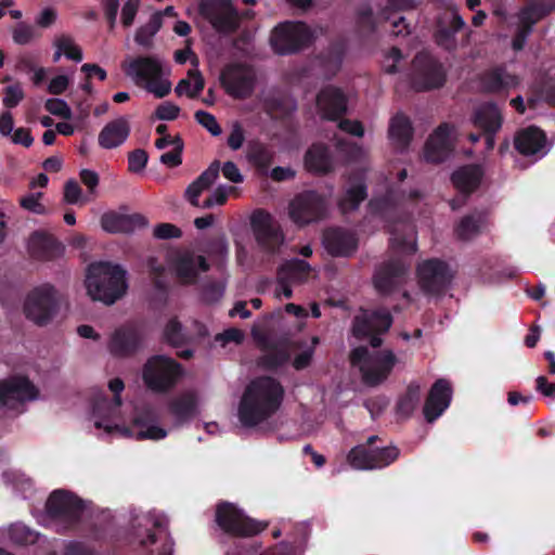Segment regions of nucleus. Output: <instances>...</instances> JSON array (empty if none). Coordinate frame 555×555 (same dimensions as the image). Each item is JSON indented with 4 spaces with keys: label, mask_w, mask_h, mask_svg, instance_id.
Returning a JSON list of instances; mask_svg holds the SVG:
<instances>
[{
    "label": "nucleus",
    "mask_w": 555,
    "mask_h": 555,
    "mask_svg": "<svg viewBox=\"0 0 555 555\" xmlns=\"http://www.w3.org/2000/svg\"><path fill=\"white\" fill-rule=\"evenodd\" d=\"M285 396L283 385L274 377L258 376L245 388L237 409L241 424L253 428L272 417L281 408Z\"/></svg>",
    "instance_id": "nucleus-1"
},
{
    "label": "nucleus",
    "mask_w": 555,
    "mask_h": 555,
    "mask_svg": "<svg viewBox=\"0 0 555 555\" xmlns=\"http://www.w3.org/2000/svg\"><path fill=\"white\" fill-rule=\"evenodd\" d=\"M126 274L120 264L103 261L91 263L85 282L88 295L94 301L114 304L127 292Z\"/></svg>",
    "instance_id": "nucleus-2"
},
{
    "label": "nucleus",
    "mask_w": 555,
    "mask_h": 555,
    "mask_svg": "<svg viewBox=\"0 0 555 555\" xmlns=\"http://www.w3.org/2000/svg\"><path fill=\"white\" fill-rule=\"evenodd\" d=\"M352 366H359L362 382L369 387L383 384L391 374L398 362L396 354L389 349L370 353L366 346H358L350 351Z\"/></svg>",
    "instance_id": "nucleus-3"
},
{
    "label": "nucleus",
    "mask_w": 555,
    "mask_h": 555,
    "mask_svg": "<svg viewBox=\"0 0 555 555\" xmlns=\"http://www.w3.org/2000/svg\"><path fill=\"white\" fill-rule=\"evenodd\" d=\"M122 69L135 86L144 88L156 98L163 99L170 93L171 82L164 79V68L158 56L139 55L122 65Z\"/></svg>",
    "instance_id": "nucleus-4"
},
{
    "label": "nucleus",
    "mask_w": 555,
    "mask_h": 555,
    "mask_svg": "<svg viewBox=\"0 0 555 555\" xmlns=\"http://www.w3.org/2000/svg\"><path fill=\"white\" fill-rule=\"evenodd\" d=\"M62 298L50 283L30 289L23 302L25 318L35 325L43 327L50 324L61 310Z\"/></svg>",
    "instance_id": "nucleus-5"
},
{
    "label": "nucleus",
    "mask_w": 555,
    "mask_h": 555,
    "mask_svg": "<svg viewBox=\"0 0 555 555\" xmlns=\"http://www.w3.org/2000/svg\"><path fill=\"white\" fill-rule=\"evenodd\" d=\"M393 323V318L386 307L360 308L351 322V334L358 340L367 339L370 346L378 348L383 345L382 335L386 334Z\"/></svg>",
    "instance_id": "nucleus-6"
},
{
    "label": "nucleus",
    "mask_w": 555,
    "mask_h": 555,
    "mask_svg": "<svg viewBox=\"0 0 555 555\" xmlns=\"http://www.w3.org/2000/svg\"><path fill=\"white\" fill-rule=\"evenodd\" d=\"M215 521L223 533L233 538L254 537L268 527V522L247 516L243 509L227 501L217 504Z\"/></svg>",
    "instance_id": "nucleus-7"
},
{
    "label": "nucleus",
    "mask_w": 555,
    "mask_h": 555,
    "mask_svg": "<svg viewBox=\"0 0 555 555\" xmlns=\"http://www.w3.org/2000/svg\"><path fill=\"white\" fill-rule=\"evenodd\" d=\"M182 374L183 370L179 362L172 358L156 354L149 358L143 365L142 379L151 391L165 393L177 385Z\"/></svg>",
    "instance_id": "nucleus-8"
},
{
    "label": "nucleus",
    "mask_w": 555,
    "mask_h": 555,
    "mask_svg": "<svg viewBox=\"0 0 555 555\" xmlns=\"http://www.w3.org/2000/svg\"><path fill=\"white\" fill-rule=\"evenodd\" d=\"M377 440L379 437L373 435L366 439L365 443L353 447L347 454L350 466L359 470H374L388 467L396 462L400 450L396 446L374 447Z\"/></svg>",
    "instance_id": "nucleus-9"
},
{
    "label": "nucleus",
    "mask_w": 555,
    "mask_h": 555,
    "mask_svg": "<svg viewBox=\"0 0 555 555\" xmlns=\"http://www.w3.org/2000/svg\"><path fill=\"white\" fill-rule=\"evenodd\" d=\"M312 39V33L306 23L286 21L273 28L270 44L276 54L288 55L308 48Z\"/></svg>",
    "instance_id": "nucleus-10"
},
{
    "label": "nucleus",
    "mask_w": 555,
    "mask_h": 555,
    "mask_svg": "<svg viewBox=\"0 0 555 555\" xmlns=\"http://www.w3.org/2000/svg\"><path fill=\"white\" fill-rule=\"evenodd\" d=\"M250 228L259 249L274 256L285 243L281 223L267 210L256 209L250 216Z\"/></svg>",
    "instance_id": "nucleus-11"
},
{
    "label": "nucleus",
    "mask_w": 555,
    "mask_h": 555,
    "mask_svg": "<svg viewBox=\"0 0 555 555\" xmlns=\"http://www.w3.org/2000/svg\"><path fill=\"white\" fill-rule=\"evenodd\" d=\"M198 13L220 36H230L240 29V11L231 0H201Z\"/></svg>",
    "instance_id": "nucleus-12"
},
{
    "label": "nucleus",
    "mask_w": 555,
    "mask_h": 555,
    "mask_svg": "<svg viewBox=\"0 0 555 555\" xmlns=\"http://www.w3.org/2000/svg\"><path fill=\"white\" fill-rule=\"evenodd\" d=\"M83 511V501L75 493L64 489L52 491L46 502L47 515L51 519L62 522L68 529L80 522Z\"/></svg>",
    "instance_id": "nucleus-13"
},
{
    "label": "nucleus",
    "mask_w": 555,
    "mask_h": 555,
    "mask_svg": "<svg viewBox=\"0 0 555 555\" xmlns=\"http://www.w3.org/2000/svg\"><path fill=\"white\" fill-rule=\"evenodd\" d=\"M412 85L417 91L441 88L447 79L443 65L427 52H418L412 62Z\"/></svg>",
    "instance_id": "nucleus-14"
},
{
    "label": "nucleus",
    "mask_w": 555,
    "mask_h": 555,
    "mask_svg": "<svg viewBox=\"0 0 555 555\" xmlns=\"http://www.w3.org/2000/svg\"><path fill=\"white\" fill-rule=\"evenodd\" d=\"M416 273L420 287L427 295L439 296L444 294L453 279L449 264L438 258H430L421 262L417 266Z\"/></svg>",
    "instance_id": "nucleus-15"
},
{
    "label": "nucleus",
    "mask_w": 555,
    "mask_h": 555,
    "mask_svg": "<svg viewBox=\"0 0 555 555\" xmlns=\"http://www.w3.org/2000/svg\"><path fill=\"white\" fill-rule=\"evenodd\" d=\"M326 211L325 197L314 190L297 194L289 204V216L295 223L300 225L323 219Z\"/></svg>",
    "instance_id": "nucleus-16"
},
{
    "label": "nucleus",
    "mask_w": 555,
    "mask_h": 555,
    "mask_svg": "<svg viewBox=\"0 0 555 555\" xmlns=\"http://www.w3.org/2000/svg\"><path fill=\"white\" fill-rule=\"evenodd\" d=\"M553 11H555V0H537L521 8L518 14L519 25L512 40L513 50H522L533 26Z\"/></svg>",
    "instance_id": "nucleus-17"
},
{
    "label": "nucleus",
    "mask_w": 555,
    "mask_h": 555,
    "mask_svg": "<svg viewBox=\"0 0 555 555\" xmlns=\"http://www.w3.org/2000/svg\"><path fill=\"white\" fill-rule=\"evenodd\" d=\"M169 266L181 285H195L201 273L210 269L206 257L196 255L191 249L176 251L170 257Z\"/></svg>",
    "instance_id": "nucleus-18"
},
{
    "label": "nucleus",
    "mask_w": 555,
    "mask_h": 555,
    "mask_svg": "<svg viewBox=\"0 0 555 555\" xmlns=\"http://www.w3.org/2000/svg\"><path fill=\"white\" fill-rule=\"evenodd\" d=\"M409 264L401 258L395 257L379 263L374 271L372 282L380 295H390L405 281Z\"/></svg>",
    "instance_id": "nucleus-19"
},
{
    "label": "nucleus",
    "mask_w": 555,
    "mask_h": 555,
    "mask_svg": "<svg viewBox=\"0 0 555 555\" xmlns=\"http://www.w3.org/2000/svg\"><path fill=\"white\" fill-rule=\"evenodd\" d=\"M220 82L230 96L245 100L254 92L256 77L250 68L241 64H231L221 72Z\"/></svg>",
    "instance_id": "nucleus-20"
},
{
    "label": "nucleus",
    "mask_w": 555,
    "mask_h": 555,
    "mask_svg": "<svg viewBox=\"0 0 555 555\" xmlns=\"http://www.w3.org/2000/svg\"><path fill=\"white\" fill-rule=\"evenodd\" d=\"M466 26L456 8H448L435 22L434 39L437 46L452 52L457 48L456 34Z\"/></svg>",
    "instance_id": "nucleus-21"
},
{
    "label": "nucleus",
    "mask_w": 555,
    "mask_h": 555,
    "mask_svg": "<svg viewBox=\"0 0 555 555\" xmlns=\"http://www.w3.org/2000/svg\"><path fill=\"white\" fill-rule=\"evenodd\" d=\"M38 396L35 385L26 376L15 375L0 380V409L14 408Z\"/></svg>",
    "instance_id": "nucleus-22"
},
{
    "label": "nucleus",
    "mask_w": 555,
    "mask_h": 555,
    "mask_svg": "<svg viewBox=\"0 0 555 555\" xmlns=\"http://www.w3.org/2000/svg\"><path fill=\"white\" fill-rule=\"evenodd\" d=\"M122 404L121 397L109 399L107 396H101L93 401L92 413L96 418L94 426L104 429L106 433L124 431L129 434V428H122L113 421L119 416V410Z\"/></svg>",
    "instance_id": "nucleus-23"
},
{
    "label": "nucleus",
    "mask_w": 555,
    "mask_h": 555,
    "mask_svg": "<svg viewBox=\"0 0 555 555\" xmlns=\"http://www.w3.org/2000/svg\"><path fill=\"white\" fill-rule=\"evenodd\" d=\"M143 335L133 325H122L114 331L108 343L109 352L117 358H127L139 351Z\"/></svg>",
    "instance_id": "nucleus-24"
},
{
    "label": "nucleus",
    "mask_w": 555,
    "mask_h": 555,
    "mask_svg": "<svg viewBox=\"0 0 555 555\" xmlns=\"http://www.w3.org/2000/svg\"><path fill=\"white\" fill-rule=\"evenodd\" d=\"M478 80L481 91L490 94L508 93L519 83L517 76L511 74L503 65L483 70Z\"/></svg>",
    "instance_id": "nucleus-25"
},
{
    "label": "nucleus",
    "mask_w": 555,
    "mask_h": 555,
    "mask_svg": "<svg viewBox=\"0 0 555 555\" xmlns=\"http://www.w3.org/2000/svg\"><path fill=\"white\" fill-rule=\"evenodd\" d=\"M452 399V387L447 379H437L425 400L423 414L428 423L435 422L449 408Z\"/></svg>",
    "instance_id": "nucleus-26"
},
{
    "label": "nucleus",
    "mask_w": 555,
    "mask_h": 555,
    "mask_svg": "<svg viewBox=\"0 0 555 555\" xmlns=\"http://www.w3.org/2000/svg\"><path fill=\"white\" fill-rule=\"evenodd\" d=\"M357 235L343 228H328L323 232V245L333 257H350L358 249Z\"/></svg>",
    "instance_id": "nucleus-27"
},
{
    "label": "nucleus",
    "mask_w": 555,
    "mask_h": 555,
    "mask_svg": "<svg viewBox=\"0 0 555 555\" xmlns=\"http://www.w3.org/2000/svg\"><path fill=\"white\" fill-rule=\"evenodd\" d=\"M317 104L323 118L336 121L347 113L348 99L341 89L326 86L319 92Z\"/></svg>",
    "instance_id": "nucleus-28"
},
{
    "label": "nucleus",
    "mask_w": 555,
    "mask_h": 555,
    "mask_svg": "<svg viewBox=\"0 0 555 555\" xmlns=\"http://www.w3.org/2000/svg\"><path fill=\"white\" fill-rule=\"evenodd\" d=\"M263 352L257 360L260 367L267 371H276L291 360V352L285 344L270 340L262 335L257 338Z\"/></svg>",
    "instance_id": "nucleus-29"
},
{
    "label": "nucleus",
    "mask_w": 555,
    "mask_h": 555,
    "mask_svg": "<svg viewBox=\"0 0 555 555\" xmlns=\"http://www.w3.org/2000/svg\"><path fill=\"white\" fill-rule=\"evenodd\" d=\"M485 171L481 165L468 164L455 169L451 177L452 185L463 195L464 199L475 193L483 179Z\"/></svg>",
    "instance_id": "nucleus-30"
},
{
    "label": "nucleus",
    "mask_w": 555,
    "mask_h": 555,
    "mask_svg": "<svg viewBox=\"0 0 555 555\" xmlns=\"http://www.w3.org/2000/svg\"><path fill=\"white\" fill-rule=\"evenodd\" d=\"M450 127L441 124L433 134L429 135L424 147V158L428 163H443L451 154Z\"/></svg>",
    "instance_id": "nucleus-31"
},
{
    "label": "nucleus",
    "mask_w": 555,
    "mask_h": 555,
    "mask_svg": "<svg viewBox=\"0 0 555 555\" xmlns=\"http://www.w3.org/2000/svg\"><path fill=\"white\" fill-rule=\"evenodd\" d=\"M28 250L38 260H54L64 253V245L53 235L34 232L29 238Z\"/></svg>",
    "instance_id": "nucleus-32"
},
{
    "label": "nucleus",
    "mask_w": 555,
    "mask_h": 555,
    "mask_svg": "<svg viewBox=\"0 0 555 555\" xmlns=\"http://www.w3.org/2000/svg\"><path fill=\"white\" fill-rule=\"evenodd\" d=\"M470 120L481 132H499L503 125V115L498 104L489 101L474 109Z\"/></svg>",
    "instance_id": "nucleus-33"
},
{
    "label": "nucleus",
    "mask_w": 555,
    "mask_h": 555,
    "mask_svg": "<svg viewBox=\"0 0 555 555\" xmlns=\"http://www.w3.org/2000/svg\"><path fill=\"white\" fill-rule=\"evenodd\" d=\"M101 225L108 233H131L135 228L147 225V219L141 214L121 215L111 211L101 217Z\"/></svg>",
    "instance_id": "nucleus-34"
},
{
    "label": "nucleus",
    "mask_w": 555,
    "mask_h": 555,
    "mask_svg": "<svg viewBox=\"0 0 555 555\" xmlns=\"http://www.w3.org/2000/svg\"><path fill=\"white\" fill-rule=\"evenodd\" d=\"M305 167L309 172L324 176L334 170L330 149L322 143L312 144L305 154Z\"/></svg>",
    "instance_id": "nucleus-35"
},
{
    "label": "nucleus",
    "mask_w": 555,
    "mask_h": 555,
    "mask_svg": "<svg viewBox=\"0 0 555 555\" xmlns=\"http://www.w3.org/2000/svg\"><path fill=\"white\" fill-rule=\"evenodd\" d=\"M130 134V125L126 117L107 122L99 133L101 147L111 150L121 145Z\"/></svg>",
    "instance_id": "nucleus-36"
},
{
    "label": "nucleus",
    "mask_w": 555,
    "mask_h": 555,
    "mask_svg": "<svg viewBox=\"0 0 555 555\" xmlns=\"http://www.w3.org/2000/svg\"><path fill=\"white\" fill-rule=\"evenodd\" d=\"M546 143V135L544 131L535 126L519 131L514 140L515 149L518 153L525 156H530L539 153L544 149Z\"/></svg>",
    "instance_id": "nucleus-37"
},
{
    "label": "nucleus",
    "mask_w": 555,
    "mask_h": 555,
    "mask_svg": "<svg viewBox=\"0 0 555 555\" xmlns=\"http://www.w3.org/2000/svg\"><path fill=\"white\" fill-rule=\"evenodd\" d=\"M220 163L215 160L185 190V198L194 207H199L201 194L208 190L219 176Z\"/></svg>",
    "instance_id": "nucleus-38"
},
{
    "label": "nucleus",
    "mask_w": 555,
    "mask_h": 555,
    "mask_svg": "<svg viewBox=\"0 0 555 555\" xmlns=\"http://www.w3.org/2000/svg\"><path fill=\"white\" fill-rule=\"evenodd\" d=\"M488 227V216L485 211L475 210L464 216L455 227V234L461 241H470L482 233Z\"/></svg>",
    "instance_id": "nucleus-39"
},
{
    "label": "nucleus",
    "mask_w": 555,
    "mask_h": 555,
    "mask_svg": "<svg viewBox=\"0 0 555 555\" xmlns=\"http://www.w3.org/2000/svg\"><path fill=\"white\" fill-rule=\"evenodd\" d=\"M388 133L398 150L404 151L408 149L413 139V127L410 118L401 113L395 115L390 120Z\"/></svg>",
    "instance_id": "nucleus-40"
},
{
    "label": "nucleus",
    "mask_w": 555,
    "mask_h": 555,
    "mask_svg": "<svg viewBox=\"0 0 555 555\" xmlns=\"http://www.w3.org/2000/svg\"><path fill=\"white\" fill-rule=\"evenodd\" d=\"M421 401V386L415 382H411L404 393L400 395L396 406L395 413L398 421H406L416 410Z\"/></svg>",
    "instance_id": "nucleus-41"
},
{
    "label": "nucleus",
    "mask_w": 555,
    "mask_h": 555,
    "mask_svg": "<svg viewBox=\"0 0 555 555\" xmlns=\"http://www.w3.org/2000/svg\"><path fill=\"white\" fill-rule=\"evenodd\" d=\"M274 153L261 142H253L248 146L247 159L261 175H267L273 163Z\"/></svg>",
    "instance_id": "nucleus-42"
},
{
    "label": "nucleus",
    "mask_w": 555,
    "mask_h": 555,
    "mask_svg": "<svg viewBox=\"0 0 555 555\" xmlns=\"http://www.w3.org/2000/svg\"><path fill=\"white\" fill-rule=\"evenodd\" d=\"M346 50L347 46L344 40L331 42L328 48L319 55L321 64L333 75L336 74L341 67Z\"/></svg>",
    "instance_id": "nucleus-43"
},
{
    "label": "nucleus",
    "mask_w": 555,
    "mask_h": 555,
    "mask_svg": "<svg viewBox=\"0 0 555 555\" xmlns=\"http://www.w3.org/2000/svg\"><path fill=\"white\" fill-rule=\"evenodd\" d=\"M310 271L311 267L306 260L294 258L283 262L278 269V274L280 280L301 282L307 279Z\"/></svg>",
    "instance_id": "nucleus-44"
},
{
    "label": "nucleus",
    "mask_w": 555,
    "mask_h": 555,
    "mask_svg": "<svg viewBox=\"0 0 555 555\" xmlns=\"http://www.w3.org/2000/svg\"><path fill=\"white\" fill-rule=\"evenodd\" d=\"M367 197V188L364 182L349 186L338 201L339 210L346 215L357 210L360 204Z\"/></svg>",
    "instance_id": "nucleus-45"
},
{
    "label": "nucleus",
    "mask_w": 555,
    "mask_h": 555,
    "mask_svg": "<svg viewBox=\"0 0 555 555\" xmlns=\"http://www.w3.org/2000/svg\"><path fill=\"white\" fill-rule=\"evenodd\" d=\"M169 412L180 422L192 417L196 410V399L190 393H184L170 401Z\"/></svg>",
    "instance_id": "nucleus-46"
},
{
    "label": "nucleus",
    "mask_w": 555,
    "mask_h": 555,
    "mask_svg": "<svg viewBox=\"0 0 555 555\" xmlns=\"http://www.w3.org/2000/svg\"><path fill=\"white\" fill-rule=\"evenodd\" d=\"M262 105L264 112L273 118L287 116L294 109L288 100L280 94L267 95Z\"/></svg>",
    "instance_id": "nucleus-47"
},
{
    "label": "nucleus",
    "mask_w": 555,
    "mask_h": 555,
    "mask_svg": "<svg viewBox=\"0 0 555 555\" xmlns=\"http://www.w3.org/2000/svg\"><path fill=\"white\" fill-rule=\"evenodd\" d=\"M189 76L194 78L193 88H191V81L185 78L178 82L175 91L179 96L185 93L189 98L194 99L203 91L205 82L201 73L197 70H189Z\"/></svg>",
    "instance_id": "nucleus-48"
},
{
    "label": "nucleus",
    "mask_w": 555,
    "mask_h": 555,
    "mask_svg": "<svg viewBox=\"0 0 555 555\" xmlns=\"http://www.w3.org/2000/svg\"><path fill=\"white\" fill-rule=\"evenodd\" d=\"M39 35L33 25L24 22L17 23L12 29V39L16 44H29Z\"/></svg>",
    "instance_id": "nucleus-49"
},
{
    "label": "nucleus",
    "mask_w": 555,
    "mask_h": 555,
    "mask_svg": "<svg viewBox=\"0 0 555 555\" xmlns=\"http://www.w3.org/2000/svg\"><path fill=\"white\" fill-rule=\"evenodd\" d=\"M165 340L172 346H181L185 343L186 337L182 330V324L177 320V318H172L168 321L165 330H164Z\"/></svg>",
    "instance_id": "nucleus-50"
},
{
    "label": "nucleus",
    "mask_w": 555,
    "mask_h": 555,
    "mask_svg": "<svg viewBox=\"0 0 555 555\" xmlns=\"http://www.w3.org/2000/svg\"><path fill=\"white\" fill-rule=\"evenodd\" d=\"M55 47L63 52V54L75 62H80L82 60V51L81 49L74 44V41L70 37L62 35L55 40Z\"/></svg>",
    "instance_id": "nucleus-51"
},
{
    "label": "nucleus",
    "mask_w": 555,
    "mask_h": 555,
    "mask_svg": "<svg viewBox=\"0 0 555 555\" xmlns=\"http://www.w3.org/2000/svg\"><path fill=\"white\" fill-rule=\"evenodd\" d=\"M357 27L361 34H373L375 31L376 24L370 5L359 9L357 13Z\"/></svg>",
    "instance_id": "nucleus-52"
},
{
    "label": "nucleus",
    "mask_w": 555,
    "mask_h": 555,
    "mask_svg": "<svg viewBox=\"0 0 555 555\" xmlns=\"http://www.w3.org/2000/svg\"><path fill=\"white\" fill-rule=\"evenodd\" d=\"M195 120L203 126L207 131H209L214 137L219 135L222 132L220 125L218 124L216 117L206 112V111H197L194 114Z\"/></svg>",
    "instance_id": "nucleus-53"
},
{
    "label": "nucleus",
    "mask_w": 555,
    "mask_h": 555,
    "mask_svg": "<svg viewBox=\"0 0 555 555\" xmlns=\"http://www.w3.org/2000/svg\"><path fill=\"white\" fill-rule=\"evenodd\" d=\"M44 108L52 115L61 117L63 119H69L72 117V109L68 104L57 98L48 99L44 103Z\"/></svg>",
    "instance_id": "nucleus-54"
},
{
    "label": "nucleus",
    "mask_w": 555,
    "mask_h": 555,
    "mask_svg": "<svg viewBox=\"0 0 555 555\" xmlns=\"http://www.w3.org/2000/svg\"><path fill=\"white\" fill-rule=\"evenodd\" d=\"M182 151H183V141L177 135L176 137V146L172 151L162 154L160 163L173 168L178 167L182 164Z\"/></svg>",
    "instance_id": "nucleus-55"
},
{
    "label": "nucleus",
    "mask_w": 555,
    "mask_h": 555,
    "mask_svg": "<svg viewBox=\"0 0 555 555\" xmlns=\"http://www.w3.org/2000/svg\"><path fill=\"white\" fill-rule=\"evenodd\" d=\"M3 91L4 96L2 102L7 108L16 107L25 96L24 91L18 82L5 87Z\"/></svg>",
    "instance_id": "nucleus-56"
},
{
    "label": "nucleus",
    "mask_w": 555,
    "mask_h": 555,
    "mask_svg": "<svg viewBox=\"0 0 555 555\" xmlns=\"http://www.w3.org/2000/svg\"><path fill=\"white\" fill-rule=\"evenodd\" d=\"M149 160L147 153L142 149H137L129 153L128 155V169L131 172H140L142 171Z\"/></svg>",
    "instance_id": "nucleus-57"
},
{
    "label": "nucleus",
    "mask_w": 555,
    "mask_h": 555,
    "mask_svg": "<svg viewBox=\"0 0 555 555\" xmlns=\"http://www.w3.org/2000/svg\"><path fill=\"white\" fill-rule=\"evenodd\" d=\"M153 235L158 240L180 238L182 236V231L172 223L164 222L158 223L154 228Z\"/></svg>",
    "instance_id": "nucleus-58"
},
{
    "label": "nucleus",
    "mask_w": 555,
    "mask_h": 555,
    "mask_svg": "<svg viewBox=\"0 0 555 555\" xmlns=\"http://www.w3.org/2000/svg\"><path fill=\"white\" fill-rule=\"evenodd\" d=\"M369 208L372 214L386 217L387 212L393 208V201L389 196L372 198L369 202Z\"/></svg>",
    "instance_id": "nucleus-59"
},
{
    "label": "nucleus",
    "mask_w": 555,
    "mask_h": 555,
    "mask_svg": "<svg viewBox=\"0 0 555 555\" xmlns=\"http://www.w3.org/2000/svg\"><path fill=\"white\" fill-rule=\"evenodd\" d=\"M154 114L159 120H175L180 114V107L171 102H164L156 107Z\"/></svg>",
    "instance_id": "nucleus-60"
},
{
    "label": "nucleus",
    "mask_w": 555,
    "mask_h": 555,
    "mask_svg": "<svg viewBox=\"0 0 555 555\" xmlns=\"http://www.w3.org/2000/svg\"><path fill=\"white\" fill-rule=\"evenodd\" d=\"M82 190L74 179L66 181L64 185V202L67 204H77L81 197Z\"/></svg>",
    "instance_id": "nucleus-61"
},
{
    "label": "nucleus",
    "mask_w": 555,
    "mask_h": 555,
    "mask_svg": "<svg viewBox=\"0 0 555 555\" xmlns=\"http://www.w3.org/2000/svg\"><path fill=\"white\" fill-rule=\"evenodd\" d=\"M167 436V430L157 425H150L145 429H140L135 433L137 440H160Z\"/></svg>",
    "instance_id": "nucleus-62"
},
{
    "label": "nucleus",
    "mask_w": 555,
    "mask_h": 555,
    "mask_svg": "<svg viewBox=\"0 0 555 555\" xmlns=\"http://www.w3.org/2000/svg\"><path fill=\"white\" fill-rule=\"evenodd\" d=\"M139 9V0H128L121 9V23L125 27L132 25Z\"/></svg>",
    "instance_id": "nucleus-63"
},
{
    "label": "nucleus",
    "mask_w": 555,
    "mask_h": 555,
    "mask_svg": "<svg viewBox=\"0 0 555 555\" xmlns=\"http://www.w3.org/2000/svg\"><path fill=\"white\" fill-rule=\"evenodd\" d=\"M259 547L254 542H235L234 547L228 550L225 555H257Z\"/></svg>",
    "instance_id": "nucleus-64"
}]
</instances>
